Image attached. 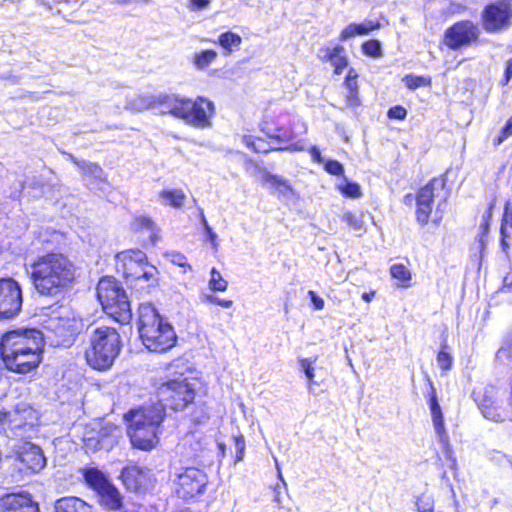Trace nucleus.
I'll return each instance as SVG.
<instances>
[{
    "instance_id": "16",
    "label": "nucleus",
    "mask_w": 512,
    "mask_h": 512,
    "mask_svg": "<svg viewBox=\"0 0 512 512\" xmlns=\"http://www.w3.org/2000/svg\"><path fill=\"white\" fill-rule=\"evenodd\" d=\"M480 35L477 24L465 20L455 23L445 32V44L451 49H458L476 42Z\"/></svg>"
},
{
    "instance_id": "63",
    "label": "nucleus",
    "mask_w": 512,
    "mask_h": 512,
    "mask_svg": "<svg viewBox=\"0 0 512 512\" xmlns=\"http://www.w3.org/2000/svg\"><path fill=\"white\" fill-rule=\"evenodd\" d=\"M218 305L223 308H230L233 305V301L228 299H220V303Z\"/></svg>"
},
{
    "instance_id": "34",
    "label": "nucleus",
    "mask_w": 512,
    "mask_h": 512,
    "mask_svg": "<svg viewBox=\"0 0 512 512\" xmlns=\"http://www.w3.org/2000/svg\"><path fill=\"white\" fill-rule=\"evenodd\" d=\"M391 276L400 281L401 286H407V283L411 279V273L409 269L403 264H394L390 268Z\"/></svg>"
},
{
    "instance_id": "31",
    "label": "nucleus",
    "mask_w": 512,
    "mask_h": 512,
    "mask_svg": "<svg viewBox=\"0 0 512 512\" xmlns=\"http://www.w3.org/2000/svg\"><path fill=\"white\" fill-rule=\"evenodd\" d=\"M131 229L133 231L147 230L151 232V237H155L156 225L151 218L147 216H135L131 222Z\"/></svg>"
},
{
    "instance_id": "43",
    "label": "nucleus",
    "mask_w": 512,
    "mask_h": 512,
    "mask_svg": "<svg viewBox=\"0 0 512 512\" xmlns=\"http://www.w3.org/2000/svg\"><path fill=\"white\" fill-rule=\"evenodd\" d=\"M415 505L418 512H433L434 510L433 499L424 494L417 497Z\"/></svg>"
},
{
    "instance_id": "45",
    "label": "nucleus",
    "mask_w": 512,
    "mask_h": 512,
    "mask_svg": "<svg viewBox=\"0 0 512 512\" xmlns=\"http://www.w3.org/2000/svg\"><path fill=\"white\" fill-rule=\"evenodd\" d=\"M316 359H310V358H303L299 360L300 366L303 370V372L306 375V378L308 379L309 386H311L313 379L315 377L314 374V367L313 364L315 363Z\"/></svg>"
},
{
    "instance_id": "33",
    "label": "nucleus",
    "mask_w": 512,
    "mask_h": 512,
    "mask_svg": "<svg viewBox=\"0 0 512 512\" xmlns=\"http://www.w3.org/2000/svg\"><path fill=\"white\" fill-rule=\"evenodd\" d=\"M228 282L222 277L221 273L212 268L210 272L209 288L214 292H224L227 290Z\"/></svg>"
},
{
    "instance_id": "59",
    "label": "nucleus",
    "mask_w": 512,
    "mask_h": 512,
    "mask_svg": "<svg viewBox=\"0 0 512 512\" xmlns=\"http://www.w3.org/2000/svg\"><path fill=\"white\" fill-rule=\"evenodd\" d=\"M204 301L210 304L218 305L220 303V298L215 295L209 294L204 296Z\"/></svg>"
},
{
    "instance_id": "10",
    "label": "nucleus",
    "mask_w": 512,
    "mask_h": 512,
    "mask_svg": "<svg viewBox=\"0 0 512 512\" xmlns=\"http://www.w3.org/2000/svg\"><path fill=\"white\" fill-rule=\"evenodd\" d=\"M121 263L122 271L127 279L144 280L148 283H156L158 271L147 262V256L140 250L123 251L117 255Z\"/></svg>"
},
{
    "instance_id": "60",
    "label": "nucleus",
    "mask_w": 512,
    "mask_h": 512,
    "mask_svg": "<svg viewBox=\"0 0 512 512\" xmlns=\"http://www.w3.org/2000/svg\"><path fill=\"white\" fill-rule=\"evenodd\" d=\"M511 290H512V281L509 282V278L506 277L504 279V285H503V287L501 289V292L502 293H507V292H510Z\"/></svg>"
},
{
    "instance_id": "62",
    "label": "nucleus",
    "mask_w": 512,
    "mask_h": 512,
    "mask_svg": "<svg viewBox=\"0 0 512 512\" xmlns=\"http://www.w3.org/2000/svg\"><path fill=\"white\" fill-rule=\"evenodd\" d=\"M200 215H201V221L203 222V225H204V228H205V231L208 233L210 231H212V228L209 226L206 218H205V215L203 213V210H201L200 212Z\"/></svg>"
},
{
    "instance_id": "32",
    "label": "nucleus",
    "mask_w": 512,
    "mask_h": 512,
    "mask_svg": "<svg viewBox=\"0 0 512 512\" xmlns=\"http://www.w3.org/2000/svg\"><path fill=\"white\" fill-rule=\"evenodd\" d=\"M217 52L214 50H204L196 53L193 57V63L198 69H204L215 61Z\"/></svg>"
},
{
    "instance_id": "11",
    "label": "nucleus",
    "mask_w": 512,
    "mask_h": 512,
    "mask_svg": "<svg viewBox=\"0 0 512 512\" xmlns=\"http://www.w3.org/2000/svg\"><path fill=\"white\" fill-rule=\"evenodd\" d=\"M82 327V320L70 314L50 317L44 326L47 332L45 337H54L52 341L56 346H69Z\"/></svg>"
},
{
    "instance_id": "57",
    "label": "nucleus",
    "mask_w": 512,
    "mask_h": 512,
    "mask_svg": "<svg viewBox=\"0 0 512 512\" xmlns=\"http://www.w3.org/2000/svg\"><path fill=\"white\" fill-rule=\"evenodd\" d=\"M43 185L44 182L40 177H33L29 183V186L33 189L41 188Z\"/></svg>"
},
{
    "instance_id": "20",
    "label": "nucleus",
    "mask_w": 512,
    "mask_h": 512,
    "mask_svg": "<svg viewBox=\"0 0 512 512\" xmlns=\"http://www.w3.org/2000/svg\"><path fill=\"white\" fill-rule=\"evenodd\" d=\"M318 57L323 62H330L334 66V72L336 74H341L348 65L345 49L340 45L321 47L318 52Z\"/></svg>"
},
{
    "instance_id": "6",
    "label": "nucleus",
    "mask_w": 512,
    "mask_h": 512,
    "mask_svg": "<svg viewBox=\"0 0 512 512\" xmlns=\"http://www.w3.org/2000/svg\"><path fill=\"white\" fill-rule=\"evenodd\" d=\"M121 348V337L115 328L97 327L89 336L85 350L86 362L95 370H108L119 356Z\"/></svg>"
},
{
    "instance_id": "37",
    "label": "nucleus",
    "mask_w": 512,
    "mask_h": 512,
    "mask_svg": "<svg viewBox=\"0 0 512 512\" xmlns=\"http://www.w3.org/2000/svg\"><path fill=\"white\" fill-rule=\"evenodd\" d=\"M512 227V209L510 208V202H507L505 205V212L503 215V220L501 224V244L503 246V249L505 250L507 247V243L505 238L508 236L507 234V226Z\"/></svg>"
},
{
    "instance_id": "27",
    "label": "nucleus",
    "mask_w": 512,
    "mask_h": 512,
    "mask_svg": "<svg viewBox=\"0 0 512 512\" xmlns=\"http://www.w3.org/2000/svg\"><path fill=\"white\" fill-rule=\"evenodd\" d=\"M84 479L90 488L98 493L104 488L110 481L106 476L96 468H89L84 471Z\"/></svg>"
},
{
    "instance_id": "61",
    "label": "nucleus",
    "mask_w": 512,
    "mask_h": 512,
    "mask_svg": "<svg viewBox=\"0 0 512 512\" xmlns=\"http://www.w3.org/2000/svg\"><path fill=\"white\" fill-rule=\"evenodd\" d=\"M310 153H311V156H312L316 161H320V160H321V153H320V151H319V149H318L317 147L313 146V147L311 148Z\"/></svg>"
},
{
    "instance_id": "7",
    "label": "nucleus",
    "mask_w": 512,
    "mask_h": 512,
    "mask_svg": "<svg viewBox=\"0 0 512 512\" xmlns=\"http://www.w3.org/2000/svg\"><path fill=\"white\" fill-rule=\"evenodd\" d=\"M97 298L104 311L121 323L131 319L130 303L124 289L113 278H103L97 285Z\"/></svg>"
},
{
    "instance_id": "9",
    "label": "nucleus",
    "mask_w": 512,
    "mask_h": 512,
    "mask_svg": "<svg viewBox=\"0 0 512 512\" xmlns=\"http://www.w3.org/2000/svg\"><path fill=\"white\" fill-rule=\"evenodd\" d=\"M443 186L444 182L442 180L434 178L419 190L416 198V218L422 226L426 225L429 220L435 224L440 223L442 220L444 210L447 206L446 199L440 200L435 210L432 209V205L434 203L436 188H442Z\"/></svg>"
},
{
    "instance_id": "46",
    "label": "nucleus",
    "mask_w": 512,
    "mask_h": 512,
    "mask_svg": "<svg viewBox=\"0 0 512 512\" xmlns=\"http://www.w3.org/2000/svg\"><path fill=\"white\" fill-rule=\"evenodd\" d=\"M364 54L371 57H378L381 55V45L376 40H369L362 45Z\"/></svg>"
},
{
    "instance_id": "17",
    "label": "nucleus",
    "mask_w": 512,
    "mask_h": 512,
    "mask_svg": "<svg viewBox=\"0 0 512 512\" xmlns=\"http://www.w3.org/2000/svg\"><path fill=\"white\" fill-rule=\"evenodd\" d=\"M9 421L13 429L21 431L19 435H24L33 430L39 422L38 412L27 403H19L13 411L9 413Z\"/></svg>"
},
{
    "instance_id": "64",
    "label": "nucleus",
    "mask_w": 512,
    "mask_h": 512,
    "mask_svg": "<svg viewBox=\"0 0 512 512\" xmlns=\"http://www.w3.org/2000/svg\"><path fill=\"white\" fill-rule=\"evenodd\" d=\"M375 296V292L363 293L362 299L366 302H370Z\"/></svg>"
},
{
    "instance_id": "40",
    "label": "nucleus",
    "mask_w": 512,
    "mask_h": 512,
    "mask_svg": "<svg viewBox=\"0 0 512 512\" xmlns=\"http://www.w3.org/2000/svg\"><path fill=\"white\" fill-rule=\"evenodd\" d=\"M432 419H433L435 431L439 437L440 442L442 444L446 445L448 443V436L446 434L445 427H444L443 414L433 416Z\"/></svg>"
},
{
    "instance_id": "26",
    "label": "nucleus",
    "mask_w": 512,
    "mask_h": 512,
    "mask_svg": "<svg viewBox=\"0 0 512 512\" xmlns=\"http://www.w3.org/2000/svg\"><path fill=\"white\" fill-rule=\"evenodd\" d=\"M378 28H380V23L373 20H365L361 24L351 23L342 30L340 40L344 41L356 35H367Z\"/></svg>"
},
{
    "instance_id": "1",
    "label": "nucleus",
    "mask_w": 512,
    "mask_h": 512,
    "mask_svg": "<svg viewBox=\"0 0 512 512\" xmlns=\"http://www.w3.org/2000/svg\"><path fill=\"white\" fill-rule=\"evenodd\" d=\"M45 335L37 329H18L5 333L0 341L2 360L10 371L26 374L41 363Z\"/></svg>"
},
{
    "instance_id": "47",
    "label": "nucleus",
    "mask_w": 512,
    "mask_h": 512,
    "mask_svg": "<svg viewBox=\"0 0 512 512\" xmlns=\"http://www.w3.org/2000/svg\"><path fill=\"white\" fill-rule=\"evenodd\" d=\"M482 413L485 418L492 420L494 422H501L505 419V413L499 412L496 407H486L482 410Z\"/></svg>"
},
{
    "instance_id": "14",
    "label": "nucleus",
    "mask_w": 512,
    "mask_h": 512,
    "mask_svg": "<svg viewBox=\"0 0 512 512\" xmlns=\"http://www.w3.org/2000/svg\"><path fill=\"white\" fill-rule=\"evenodd\" d=\"M208 484L206 473L198 468L189 467L178 474L177 494L183 499H192L204 494Z\"/></svg>"
},
{
    "instance_id": "28",
    "label": "nucleus",
    "mask_w": 512,
    "mask_h": 512,
    "mask_svg": "<svg viewBox=\"0 0 512 512\" xmlns=\"http://www.w3.org/2000/svg\"><path fill=\"white\" fill-rule=\"evenodd\" d=\"M340 219L345 222L351 230L356 232L357 235L360 236L365 232V222L361 214L345 211L340 216Z\"/></svg>"
},
{
    "instance_id": "54",
    "label": "nucleus",
    "mask_w": 512,
    "mask_h": 512,
    "mask_svg": "<svg viewBox=\"0 0 512 512\" xmlns=\"http://www.w3.org/2000/svg\"><path fill=\"white\" fill-rule=\"evenodd\" d=\"M144 506L143 505H123L121 504V507L115 510H112L113 512H144Z\"/></svg>"
},
{
    "instance_id": "4",
    "label": "nucleus",
    "mask_w": 512,
    "mask_h": 512,
    "mask_svg": "<svg viewBox=\"0 0 512 512\" xmlns=\"http://www.w3.org/2000/svg\"><path fill=\"white\" fill-rule=\"evenodd\" d=\"M162 408L155 405L131 410L126 416L127 434L133 447L151 450L158 443V429L164 419Z\"/></svg>"
},
{
    "instance_id": "22",
    "label": "nucleus",
    "mask_w": 512,
    "mask_h": 512,
    "mask_svg": "<svg viewBox=\"0 0 512 512\" xmlns=\"http://www.w3.org/2000/svg\"><path fill=\"white\" fill-rule=\"evenodd\" d=\"M54 512H96L94 508L74 496L63 497L58 499L54 505Z\"/></svg>"
},
{
    "instance_id": "15",
    "label": "nucleus",
    "mask_w": 512,
    "mask_h": 512,
    "mask_svg": "<svg viewBox=\"0 0 512 512\" xmlns=\"http://www.w3.org/2000/svg\"><path fill=\"white\" fill-rule=\"evenodd\" d=\"M482 19L487 32H498L507 28L512 20V3L510 0H500L487 6Z\"/></svg>"
},
{
    "instance_id": "49",
    "label": "nucleus",
    "mask_w": 512,
    "mask_h": 512,
    "mask_svg": "<svg viewBox=\"0 0 512 512\" xmlns=\"http://www.w3.org/2000/svg\"><path fill=\"white\" fill-rule=\"evenodd\" d=\"M234 446L236 449V461H241L245 453V440L242 435L234 437Z\"/></svg>"
},
{
    "instance_id": "48",
    "label": "nucleus",
    "mask_w": 512,
    "mask_h": 512,
    "mask_svg": "<svg viewBox=\"0 0 512 512\" xmlns=\"http://www.w3.org/2000/svg\"><path fill=\"white\" fill-rule=\"evenodd\" d=\"M512 136V116L507 120L501 130V134L494 140L495 145H500L505 139Z\"/></svg>"
},
{
    "instance_id": "2",
    "label": "nucleus",
    "mask_w": 512,
    "mask_h": 512,
    "mask_svg": "<svg viewBox=\"0 0 512 512\" xmlns=\"http://www.w3.org/2000/svg\"><path fill=\"white\" fill-rule=\"evenodd\" d=\"M30 278L36 291L44 296H57L76 280L77 268L64 254L48 253L37 257L30 265Z\"/></svg>"
},
{
    "instance_id": "36",
    "label": "nucleus",
    "mask_w": 512,
    "mask_h": 512,
    "mask_svg": "<svg viewBox=\"0 0 512 512\" xmlns=\"http://www.w3.org/2000/svg\"><path fill=\"white\" fill-rule=\"evenodd\" d=\"M163 256L167 261L176 266L192 270L190 264L188 263L187 257L178 251H167Z\"/></svg>"
},
{
    "instance_id": "58",
    "label": "nucleus",
    "mask_w": 512,
    "mask_h": 512,
    "mask_svg": "<svg viewBox=\"0 0 512 512\" xmlns=\"http://www.w3.org/2000/svg\"><path fill=\"white\" fill-rule=\"evenodd\" d=\"M505 76H506V82H508L510 80V78L512 77V58L506 62Z\"/></svg>"
},
{
    "instance_id": "5",
    "label": "nucleus",
    "mask_w": 512,
    "mask_h": 512,
    "mask_svg": "<svg viewBox=\"0 0 512 512\" xmlns=\"http://www.w3.org/2000/svg\"><path fill=\"white\" fill-rule=\"evenodd\" d=\"M162 99L164 114H170L196 128L203 129L211 126L215 106L207 98L190 99L176 94H168Z\"/></svg>"
},
{
    "instance_id": "12",
    "label": "nucleus",
    "mask_w": 512,
    "mask_h": 512,
    "mask_svg": "<svg viewBox=\"0 0 512 512\" xmlns=\"http://www.w3.org/2000/svg\"><path fill=\"white\" fill-rule=\"evenodd\" d=\"M121 435L118 426L111 422L98 421L93 423V427L84 435V444L87 449L109 451L117 444Z\"/></svg>"
},
{
    "instance_id": "53",
    "label": "nucleus",
    "mask_w": 512,
    "mask_h": 512,
    "mask_svg": "<svg viewBox=\"0 0 512 512\" xmlns=\"http://www.w3.org/2000/svg\"><path fill=\"white\" fill-rule=\"evenodd\" d=\"M430 410H431L432 417L442 414L440 405L438 404V401H437L435 389H433V388H432L431 397H430Z\"/></svg>"
},
{
    "instance_id": "51",
    "label": "nucleus",
    "mask_w": 512,
    "mask_h": 512,
    "mask_svg": "<svg viewBox=\"0 0 512 512\" xmlns=\"http://www.w3.org/2000/svg\"><path fill=\"white\" fill-rule=\"evenodd\" d=\"M244 141L247 144V146L252 147V149L255 152L266 153L268 151V149L264 148V146H263L264 142L260 139H258L256 141H252L251 137L245 136Z\"/></svg>"
},
{
    "instance_id": "30",
    "label": "nucleus",
    "mask_w": 512,
    "mask_h": 512,
    "mask_svg": "<svg viewBox=\"0 0 512 512\" xmlns=\"http://www.w3.org/2000/svg\"><path fill=\"white\" fill-rule=\"evenodd\" d=\"M241 42V37L230 31L222 33L218 38L219 45L225 49L227 53H231L233 48H238Z\"/></svg>"
},
{
    "instance_id": "41",
    "label": "nucleus",
    "mask_w": 512,
    "mask_h": 512,
    "mask_svg": "<svg viewBox=\"0 0 512 512\" xmlns=\"http://www.w3.org/2000/svg\"><path fill=\"white\" fill-rule=\"evenodd\" d=\"M403 81L409 89H416L430 84V79L423 76L407 75Z\"/></svg>"
},
{
    "instance_id": "50",
    "label": "nucleus",
    "mask_w": 512,
    "mask_h": 512,
    "mask_svg": "<svg viewBox=\"0 0 512 512\" xmlns=\"http://www.w3.org/2000/svg\"><path fill=\"white\" fill-rule=\"evenodd\" d=\"M325 170L332 175H342L344 173V168L341 163L336 160H329L325 164Z\"/></svg>"
},
{
    "instance_id": "8",
    "label": "nucleus",
    "mask_w": 512,
    "mask_h": 512,
    "mask_svg": "<svg viewBox=\"0 0 512 512\" xmlns=\"http://www.w3.org/2000/svg\"><path fill=\"white\" fill-rule=\"evenodd\" d=\"M157 398L159 403L156 406L163 411L167 407L182 410L195 398V383L182 376L169 379L157 388Z\"/></svg>"
},
{
    "instance_id": "35",
    "label": "nucleus",
    "mask_w": 512,
    "mask_h": 512,
    "mask_svg": "<svg viewBox=\"0 0 512 512\" xmlns=\"http://www.w3.org/2000/svg\"><path fill=\"white\" fill-rule=\"evenodd\" d=\"M266 182L271 183L282 194H288L292 191L290 184L287 180L280 176L267 173L264 177Z\"/></svg>"
},
{
    "instance_id": "38",
    "label": "nucleus",
    "mask_w": 512,
    "mask_h": 512,
    "mask_svg": "<svg viewBox=\"0 0 512 512\" xmlns=\"http://www.w3.org/2000/svg\"><path fill=\"white\" fill-rule=\"evenodd\" d=\"M447 345H444L439 351L436 361L442 372H447L452 368L453 358L451 354L446 351Z\"/></svg>"
},
{
    "instance_id": "23",
    "label": "nucleus",
    "mask_w": 512,
    "mask_h": 512,
    "mask_svg": "<svg viewBox=\"0 0 512 512\" xmlns=\"http://www.w3.org/2000/svg\"><path fill=\"white\" fill-rule=\"evenodd\" d=\"M121 477L124 485L131 491H138L146 483V473L138 466L124 468Z\"/></svg>"
},
{
    "instance_id": "56",
    "label": "nucleus",
    "mask_w": 512,
    "mask_h": 512,
    "mask_svg": "<svg viewBox=\"0 0 512 512\" xmlns=\"http://www.w3.org/2000/svg\"><path fill=\"white\" fill-rule=\"evenodd\" d=\"M190 4L193 10H202L209 6L210 0H190Z\"/></svg>"
},
{
    "instance_id": "25",
    "label": "nucleus",
    "mask_w": 512,
    "mask_h": 512,
    "mask_svg": "<svg viewBox=\"0 0 512 512\" xmlns=\"http://www.w3.org/2000/svg\"><path fill=\"white\" fill-rule=\"evenodd\" d=\"M97 494L100 498V504L106 509L112 511L121 507L122 496L112 483L109 482Z\"/></svg>"
},
{
    "instance_id": "13",
    "label": "nucleus",
    "mask_w": 512,
    "mask_h": 512,
    "mask_svg": "<svg viewBox=\"0 0 512 512\" xmlns=\"http://www.w3.org/2000/svg\"><path fill=\"white\" fill-rule=\"evenodd\" d=\"M23 303L20 284L13 278H0V319L16 316Z\"/></svg>"
},
{
    "instance_id": "19",
    "label": "nucleus",
    "mask_w": 512,
    "mask_h": 512,
    "mask_svg": "<svg viewBox=\"0 0 512 512\" xmlns=\"http://www.w3.org/2000/svg\"><path fill=\"white\" fill-rule=\"evenodd\" d=\"M168 94L160 93L157 95H137L127 100L125 109L132 112H142L150 108H156L164 114L163 97Z\"/></svg>"
},
{
    "instance_id": "39",
    "label": "nucleus",
    "mask_w": 512,
    "mask_h": 512,
    "mask_svg": "<svg viewBox=\"0 0 512 512\" xmlns=\"http://www.w3.org/2000/svg\"><path fill=\"white\" fill-rule=\"evenodd\" d=\"M339 190L346 196L351 198H358L361 196V188L357 183L348 182L344 179V183L338 185Z\"/></svg>"
},
{
    "instance_id": "24",
    "label": "nucleus",
    "mask_w": 512,
    "mask_h": 512,
    "mask_svg": "<svg viewBox=\"0 0 512 512\" xmlns=\"http://www.w3.org/2000/svg\"><path fill=\"white\" fill-rule=\"evenodd\" d=\"M70 159L80 169L84 176L93 179L94 182H106V174L97 163L89 162L86 160H79L73 155H70Z\"/></svg>"
},
{
    "instance_id": "44",
    "label": "nucleus",
    "mask_w": 512,
    "mask_h": 512,
    "mask_svg": "<svg viewBox=\"0 0 512 512\" xmlns=\"http://www.w3.org/2000/svg\"><path fill=\"white\" fill-rule=\"evenodd\" d=\"M266 134L268 137L280 140L282 142H288L293 138V132L284 128H277L274 130L268 129Z\"/></svg>"
},
{
    "instance_id": "21",
    "label": "nucleus",
    "mask_w": 512,
    "mask_h": 512,
    "mask_svg": "<svg viewBox=\"0 0 512 512\" xmlns=\"http://www.w3.org/2000/svg\"><path fill=\"white\" fill-rule=\"evenodd\" d=\"M34 501L27 493L7 494L0 498V512H24V505H32Z\"/></svg>"
},
{
    "instance_id": "29",
    "label": "nucleus",
    "mask_w": 512,
    "mask_h": 512,
    "mask_svg": "<svg viewBox=\"0 0 512 512\" xmlns=\"http://www.w3.org/2000/svg\"><path fill=\"white\" fill-rule=\"evenodd\" d=\"M160 198L163 200L165 205H170L174 208H180L184 204L186 195L181 189H170L163 190L160 193Z\"/></svg>"
},
{
    "instance_id": "42",
    "label": "nucleus",
    "mask_w": 512,
    "mask_h": 512,
    "mask_svg": "<svg viewBox=\"0 0 512 512\" xmlns=\"http://www.w3.org/2000/svg\"><path fill=\"white\" fill-rule=\"evenodd\" d=\"M345 86L349 90V94L347 95V100H348L349 104L356 105L357 101H358V98H357L358 86H357L356 80L351 78V75H347V78L345 81Z\"/></svg>"
},
{
    "instance_id": "55",
    "label": "nucleus",
    "mask_w": 512,
    "mask_h": 512,
    "mask_svg": "<svg viewBox=\"0 0 512 512\" xmlns=\"http://www.w3.org/2000/svg\"><path fill=\"white\" fill-rule=\"evenodd\" d=\"M308 295L311 299V302H312L315 310H322L324 308L323 298L318 296L314 291H309Z\"/></svg>"
},
{
    "instance_id": "18",
    "label": "nucleus",
    "mask_w": 512,
    "mask_h": 512,
    "mask_svg": "<svg viewBox=\"0 0 512 512\" xmlns=\"http://www.w3.org/2000/svg\"><path fill=\"white\" fill-rule=\"evenodd\" d=\"M18 459L32 472H39L46 465L41 448L31 442H25L19 447Z\"/></svg>"
},
{
    "instance_id": "52",
    "label": "nucleus",
    "mask_w": 512,
    "mask_h": 512,
    "mask_svg": "<svg viewBox=\"0 0 512 512\" xmlns=\"http://www.w3.org/2000/svg\"><path fill=\"white\" fill-rule=\"evenodd\" d=\"M407 115V111L402 106H395L389 109L388 117L391 119L403 120Z\"/></svg>"
},
{
    "instance_id": "3",
    "label": "nucleus",
    "mask_w": 512,
    "mask_h": 512,
    "mask_svg": "<svg viewBox=\"0 0 512 512\" xmlns=\"http://www.w3.org/2000/svg\"><path fill=\"white\" fill-rule=\"evenodd\" d=\"M138 330L142 343L152 352H166L173 348L177 341L174 328L151 304L140 305Z\"/></svg>"
}]
</instances>
